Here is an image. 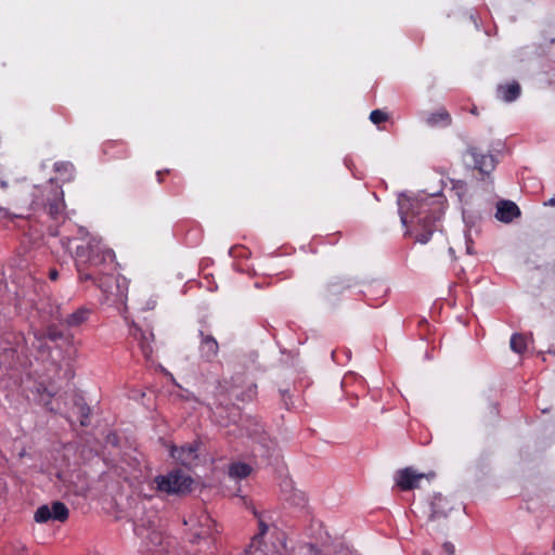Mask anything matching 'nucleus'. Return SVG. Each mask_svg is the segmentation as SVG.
<instances>
[{
  "label": "nucleus",
  "mask_w": 555,
  "mask_h": 555,
  "mask_svg": "<svg viewBox=\"0 0 555 555\" xmlns=\"http://www.w3.org/2000/svg\"><path fill=\"white\" fill-rule=\"evenodd\" d=\"M520 216L519 207L512 201H501L498 203L495 218L504 223L512 222Z\"/></svg>",
  "instance_id": "nucleus-14"
},
{
  "label": "nucleus",
  "mask_w": 555,
  "mask_h": 555,
  "mask_svg": "<svg viewBox=\"0 0 555 555\" xmlns=\"http://www.w3.org/2000/svg\"><path fill=\"white\" fill-rule=\"evenodd\" d=\"M446 548L448 550V552L452 553L453 552V545L450 544V543H447L446 545Z\"/></svg>",
  "instance_id": "nucleus-32"
},
{
  "label": "nucleus",
  "mask_w": 555,
  "mask_h": 555,
  "mask_svg": "<svg viewBox=\"0 0 555 555\" xmlns=\"http://www.w3.org/2000/svg\"><path fill=\"white\" fill-rule=\"evenodd\" d=\"M134 532L143 540V555H176L175 552L170 550L171 543L169 538L157 530L153 522L150 521L149 527H145L144 524L135 522Z\"/></svg>",
  "instance_id": "nucleus-6"
},
{
  "label": "nucleus",
  "mask_w": 555,
  "mask_h": 555,
  "mask_svg": "<svg viewBox=\"0 0 555 555\" xmlns=\"http://www.w3.org/2000/svg\"><path fill=\"white\" fill-rule=\"evenodd\" d=\"M91 313L92 310L90 308L81 306L65 318L57 314L55 319L67 327H78L89 320Z\"/></svg>",
  "instance_id": "nucleus-13"
},
{
  "label": "nucleus",
  "mask_w": 555,
  "mask_h": 555,
  "mask_svg": "<svg viewBox=\"0 0 555 555\" xmlns=\"http://www.w3.org/2000/svg\"><path fill=\"white\" fill-rule=\"evenodd\" d=\"M466 154L472 157L474 168L485 176H489L496 167L495 157L490 153H481L476 146H468Z\"/></svg>",
  "instance_id": "nucleus-11"
},
{
  "label": "nucleus",
  "mask_w": 555,
  "mask_h": 555,
  "mask_svg": "<svg viewBox=\"0 0 555 555\" xmlns=\"http://www.w3.org/2000/svg\"><path fill=\"white\" fill-rule=\"evenodd\" d=\"M128 334L131 341L140 349L144 359L151 361L154 352V333L152 328L132 321L128 325Z\"/></svg>",
  "instance_id": "nucleus-8"
},
{
  "label": "nucleus",
  "mask_w": 555,
  "mask_h": 555,
  "mask_svg": "<svg viewBox=\"0 0 555 555\" xmlns=\"http://www.w3.org/2000/svg\"><path fill=\"white\" fill-rule=\"evenodd\" d=\"M293 504L305 506L307 503L306 494L302 491L295 490L289 499Z\"/></svg>",
  "instance_id": "nucleus-25"
},
{
  "label": "nucleus",
  "mask_w": 555,
  "mask_h": 555,
  "mask_svg": "<svg viewBox=\"0 0 555 555\" xmlns=\"http://www.w3.org/2000/svg\"><path fill=\"white\" fill-rule=\"evenodd\" d=\"M103 151L111 157H121L127 154L126 145L122 142H107L104 144Z\"/></svg>",
  "instance_id": "nucleus-20"
},
{
  "label": "nucleus",
  "mask_w": 555,
  "mask_h": 555,
  "mask_svg": "<svg viewBox=\"0 0 555 555\" xmlns=\"http://www.w3.org/2000/svg\"><path fill=\"white\" fill-rule=\"evenodd\" d=\"M281 396H282V398H283V400H284V402H285V406L288 409V403H287V401H286V398H288V397H289V395H288V390H281Z\"/></svg>",
  "instance_id": "nucleus-29"
},
{
  "label": "nucleus",
  "mask_w": 555,
  "mask_h": 555,
  "mask_svg": "<svg viewBox=\"0 0 555 555\" xmlns=\"http://www.w3.org/2000/svg\"><path fill=\"white\" fill-rule=\"evenodd\" d=\"M79 411H80V424L82 426H87L89 414H90V409L86 404H81L79 406Z\"/></svg>",
  "instance_id": "nucleus-26"
},
{
  "label": "nucleus",
  "mask_w": 555,
  "mask_h": 555,
  "mask_svg": "<svg viewBox=\"0 0 555 555\" xmlns=\"http://www.w3.org/2000/svg\"><path fill=\"white\" fill-rule=\"evenodd\" d=\"M35 193L30 194L25 188L15 190V198L12 206L17 212H11L8 208L0 206V218H26L30 211L38 208H47L49 216L53 220L63 217L65 209L64 193L60 185L50 179L43 188L34 186Z\"/></svg>",
  "instance_id": "nucleus-3"
},
{
  "label": "nucleus",
  "mask_w": 555,
  "mask_h": 555,
  "mask_svg": "<svg viewBox=\"0 0 555 555\" xmlns=\"http://www.w3.org/2000/svg\"><path fill=\"white\" fill-rule=\"evenodd\" d=\"M54 170L60 175V179L63 182L72 181L74 178L75 168L69 162H56L54 164Z\"/></svg>",
  "instance_id": "nucleus-18"
},
{
  "label": "nucleus",
  "mask_w": 555,
  "mask_h": 555,
  "mask_svg": "<svg viewBox=\"0 0 555 555\" xmlns=\"http://www.w3.org/2000/svg\"><path fill=\"white\" fill-rule=\"evenodd\" d=\"M78 237L62 235L63 248L75 258V267L80 282L91 281L98 286L105 300L112 305H125L128 298L129 280L124 275L104 274L102 267L113 261L115 254L106 248L102 241L90 236L83 229H78Z\"/></svg>",
  "instance_id": "nucleus-1"
},
{
  "label": "nucleus",
  "mask_w": 555,
  "mask_h": 555,
  "mask_svg": "<svg viewBox=\"0 0 555 555\" xmlns=\"http://www.w3.org/2000/svg\"><path fill=\"white\" fill-rule=\"evenodd\" d=\"M511 349L516 353H524L527 349V343L525 336L521 334L515 333L511 337Z\"/></svg>",
  "instance_id": "nucleus-21"
},
{
  "label": "nucleus",
  "mask_w": 555,
  "mask_h": 555,
  "mask_svg": "<svg viewBox=\"0 0 555 555\" xmlns=\"http://www.w3.org/2000/svg\"><path fill=\"white\" fill-rule=\"evenodd\" d=\"M250 473H251V467L246 463L237 462V463L231 464L229 467L230 477L235 478V479L246 478L250 475Z\"/></svg>",
  "instance_id": "nucleus-19"
},
{
  "label": "nucleus",
  "mask_w": 555,
  "mask_h": 555,
  "mask_svg": "<svg viewBox=\"0 0 555 555\" xmlns=\"http://www.w3.org/2000/svg\"><path fill=\"white\" fill-rule=\"evenodd\" d=\"M426 122L430 127H448L451 125L452 118L446 108H439L427 116Z\"/></svg>",
  "instance_id": "nucleus-17"
},
{
  "label": "nucleus",
  "mask_w": 555,
  "mask_h": 555,
  "mask_svg": "<svg viewBox=\"0 0 555 555\" xmlns=\"http://www.w3.org/2000/svg\"><path fill=\"white\" fill-rule=\"evenodd\" d=\"M253 514L258 519L259 532L251 539L242 555H283L286 547L284 534L276 529L270 532L263 516L255 508Z\"/></svg>",
  "instance_id": "nucleus-4"
},
{
  "label": "nucleus",
  "mask_w": 555,
  "mask_h": 555,
  "mask_svg": "<svg viewBox=\"0 0 555 555\" xmlns=\"http://www.w3.org/2000/svg\"><path fill=\"white\" fill-rule=\"evenodd\" d=\"M453 508L450 501L440 493L434 494L430 501V518L437 519L447 517L448 513Z\"/></svg>",
  "instance_id": "nucleus-15"
},
{
  "label": "nucleus",
  "mask_w": 555,
  "mask_h": 555,
  "mask_svg": "<svg viewBox=\"0 0 555 555\" xmlns=\"http://www.w3.org/2000/svg\"><path fill=\"white\" fill-rule=\"evenodd\" d=\"M163 173H164V172H163V171H160V170H158V171L156 172V178H157V181H158L159 183H162V182H163Z\"/></svg>",
  "instance_id": "nucleus-30"
},
{
  "label": "nucleus",
  "mask_w": 555,
  "mask_h": 555,
  "mask_svg": "<svg viewBox=\"0 0 555 555\" xmlns=\"http://www.w3.org/2000/svg\"><path fill=\"white\" fill-rule=\"evenodd\" d=\"M545 205H548V206H555V197L550 198V199L545 203Z\"/></svg>",
  "instance_id": "nucleus-31"
},
{
  "label": "nucleus",
  "mask_w": 555,
  "mask_h": 555,
  "mask_svg": "<svg viewBox=\"0 0 555 555\" xmlns=\"http://www.w3.org/2000/svg\"><path fill=\"white\" fill-rule=\"evenodd\" d=\"M387 119H388V115L380 109H374L370 114V120L375 125L384 122Z\"/></svg>",
  "instance_id": "nucleus-23"
},
{
  "label": "nucleus",
  "mask_w": 555,
  "mask_h": 555,
  "mask_svg": "<svg viewBox=\"0 0 555 555\" xmlns=\"http://www.w3.org/2000/svg\"><path fill=\"white\" fill-rule=\"evenodd\" d=\"M49 337H50L51 339H55V338L57 337V335H56V334H49Z\"/></svg>",
  "instance_id": "nucleus-35"
},
{
  "label": "nucleus",
  "mask_w": 555,
  "mask_h": 555,
  "mask_svg": "<svg viewBox=\"0 0 555 555\" xmlns=\"http://www.w3.org/2000/svg\"><path fill=\"white\" fill-rule=\"evenodd\" d=\"M190 526V542L197 546V555H215L217 551L216 543V524L206 513H201L196 517H190L184 521Z\"/></svg>",
  "instance_id": "nucleus-5"
},
{
  "label": "nucleus",
  "mask_w": 555,
  "mask_h": 555,
  "mask_svg": "<svg viewBox=\"0 0 555 555\" xmlns=\"http://www.w3.org/2000/svg\"><path fill=\"white\" fill-rule=\"evenodd\" d=\"M156 490L167 495H185L191 492L193 478L181 469H173L154 478Z\"/></svg>",
  "instance_id": "nucleus-7"
},
{
  "label": "nucleus",
  "mask_w": 555,
  "mask_h": 555,
  "mask_svg": "<svg viewBox=\"0 0 555 555\" xmlns=\"http://www.w3.org/2000/svg\"><path fill=\"white\" fill-rule=\"evenodd\" d=\"M249 392H251L253 395L256 393V386L255 385L249 388Z\"/></svg>",
  "instance_id": "nucleus-34"
},
{
  "label": "nucleus",
  "mask_w": 555,
  "mask_h": 555,
  "mask_svg": "<svg viewBox=\"0 0 555 555\" xmlns=\"http://www.w3.org/2000/svg\"><path fill=\"white\" fill-rule=\"evenodd\" d=\"M68 516L67 506L61 501H54L51 505L43 504L39 506L34 514V519L38 524H46L50 520L64 522L68 519Z\"/></svg>",
  "instance_id": "nucleus-9"
},
{
  "label": "nucleus",
  "mask_w": 555,
  "mask_h": 555,
  "mask_svg": "<svg viewBox=\"0 0 555 555\" xmlns=\"http://www.w3.org/2000/svg\"><path fill=\"white\" fill-rule=\"evenodd\" d=\"M0 186H1L2 189H5V188L8 186L7 181H4V180L0 181Z\"/></svg>",
  "instance_id": "nucleus-33"
},
{
  "label": "nucleus",
  "mask_w": 555,
  "mask_h": 555,
  "mask_svg": "<svg viewBox=\"0 0 555 555\" xmlns=\"http://www.w3.org/2000/svg\"><path fill=\"white\" fill-rule=\"evenodd\" d=\"M199 337L201 341L198 349L201 357L210 362L218 356L219 344L212 335L205 334L203 331H199Z\"/></svg>",
  "instance_id": "nucleus-12"
},
{
  "label": "nucleus",
  "mask_w": 555,
  "mask_h": 555,
  "mask_svg": "<svg viewBox=\"0 0 555 555\" xmlns=\"http://www.w3.org/2000/svg\"><path fill=\"white\" fill-rule=\"evenodd\" d=\"M398 212L402 225L408 222L420 227L422 232L416 235V242L426 244L438 229L437 222L444 214V205L439 195L418 194L413 197L398 198Z\"/></svg>",
  "instance_id": "nucleus-2"
},
{
  "label": "nucleus",
  "mask_w": 555,
  "mask_h": 555,
  "mask_svg": "<svg viewBox=\"0 0 555 555\" xmlns=\"http://www.w3.org/2000/svg\"><path fill=\"white\" fill-rule=\"evenodd\" d=\"M387 289L383 283H372L367 286L366 291L364 292V295L371 296V295H378L379 297H383L386 294Z\"/></svg>",
  "instance_id": "nucleus-22"
},
{
  "label": "nucleus",
  "mask_w": 555,
  "mask_h": 555,
  "mask_svg": "<svg viewBox=\"0 0 555 555\" xmlns=\"http://www.w3.org/2000/svg\"><path fill=\"white\" fill-rule=\"evenodd\" d=\"M498 96L504 102H513L520 95V86L518 82L513 81L507 85H501L496 89Z\"/></svg>",
  "instance_id": "nucleus-16"
},
{
  "label": "nucleus",
  "mask_w": 555,
  "mask_h": 555,
  "mask_svg": "<svg viewBox=\"0 0 555 555\" xmlns=\"http://www.w3.org/2000/svg\"><path fill=\"white\" fill-rule=\"evenodd\" d=\"M435 478V473L430 472L427 474L417 473L412 467H405L400 469L396 474V485L402 491H410L420 487V482L423 479L431 480Z\"/></svg>",
  "instance_id": "nucleus-10"
},
{
  "label": "nucleus",
  "mask_w": 555,
  "mask_h": 555,
  "mask_svg": "<svg viewBox=\"0 0 555 555\" xmlns=\"http://www.w3.org/2000/svg\"><path fill=\"white\" fill-rule=\"evenodd\" d=\"M181 453H186L188 457H195L196 456V448L192 446L182 447Z\"/></svg>",
  "instance_id": "nucleus-27"
},
{
  "label": "nucleus",
  "mask_w": 555,
  "mask_h": 555,
  "mask_svg": "<svg viewBox=\"0 0 555 555\" xmlns=\"http://www.w3.org/2000/svg\"><path fill=\"white\" fill-rule=\"evenodd\" d=\"M452 189L456 192L459 197H462L466 194L467 188L466 182L463 180H451Z\"/></svg>",
  "instance_id": "nucleus-24"
},
{
  "label": "nucleus",
  "mask_w": 555,
  "mask_h": 555,
  "mask_svg": "<svg viewBox=\"0 0 555 555\" xmlns=\"http://www.w3.org/2000/svg\"><path fill=\"white\" fill-rule=\"evenodd\" d=\"M57 278H59V271H57L55 268L50 269V270H49V279H50L51 281H56V280H57Z\"/></svg>",
  "instance_id": "nucleus-28"
}]
</instances>
